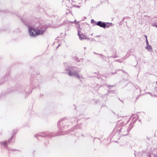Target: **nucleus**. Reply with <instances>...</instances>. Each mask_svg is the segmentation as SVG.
<instances>
[{
    "mask_svg": "<svg viewBox=\"0 0 157 157\" xmlns=\"http://www.w3.org/2000/svg\"><path fill=\"white\" fill-rule=\"evenodd\" d=\"M42 82V77L40 74L37 73L35 74H32L30 78L31 91L28 92L25 90V88L21 86H19L14 89L13 91L18 94L23 93L27 94H30L32 92V90L34 88L38 87L40 84Z\"/></svg>",
    "mask_w": 157,
    "mask_h": 157,
    "instance_id": "f257e3e1",
    "label": "nucleus"
},
{
    "mask_svg": "<svg viewBox=\"0 0 157 157\" xmlns=\"http://www.w3.org/2000/svg\"><path fill=\"white\" fill-rule=\"evenodd\" d=\"M67 119V118L64 117L61 119L58 122L57 126L59 128V130L57 133H50L45 132H42L38 135H35L34 136L37 138L38 136L43 137H48L51 138L53 136L65 134H66V132L64 131H63L65 130L66 127H67V126L69 125L66 121Z\"/></svg>",
    "mask_w": 157,
    "mask_h": 157,
    "instance_id": "f03ea898",
    "label": "nucleus"
},
{
    "mask_svg": "<svg viewBox=\"0 0 157 157\" xmlns=\"http://www.w3.org/2000/svg\"><path fill=\"white\" fill-rule=\"evenodd\" d=\"M77 69V68L76 67L69 65L65 67L64 73L67 74L70 76L77 77L81 81V79L82 78V76L78 74Z\"/></svg>",
    "mask_w": 157,
    "mask_h": 157,
    "instance_id": "7ed1b4c3",
    "label": "nucleus"
},
{
    "mask_svg": "<svg viewBox=\"0 0 157 157\" xmlns=\"http://www.w3.org/2000/svg\"><path fill=\"white\" fill-rule=\"evenodd\" d=\"M28 27L30 35L33 37H35L39 35L43 34L47 29L46 28L41 29H36L31 26H28Z\"/></svg>",
    "mask_w": 157,
    "mask_h": 157,
    "instance_id": "20e7f679",
    "label": "nucleus"
},
{
    "mask_svg": "<svg viewBox=\"0 0 157 157\" xmlns=\"http://www.w3.org/2000/svg\"><path fill=\"white\" fill-rule=\"evenodd\" d=\"M96 25L105 29L109 28L112 25V23L105 22L101 21H98L96 24Z\"/></svg>",
    "mask_w": 157,
    "mask_h": 157,
    "instance_id": "39448f33",
    "label": "nucleus"
},
{
    "mask_svg": "<svg viewBox=\"0 0 157 157\" xmlns=\"http://www.w3.org/2000/svg\"><path fill=\"white\" fill-rule=\"evenodd\" d=\"M8 140H5L4 141L0 142V145L2 148L5 149L8 151H10L11 150L10 148L8 146V144L9 143H11L13 142H10Z\"/></svg>",
    "mask_w": 157,
    "mask_h": 157,
    "instance_id": "423d86ee",
    "label": "nucleus"
},
{
    "mask_svg": "<svg viewBox=\"0 0 157 157\" xmlns=\"http://www.w3.org/2000/svg\"><path fill=\"white\" fill-rule=\"evenodd\" d=\"M86 125L85 124H82V125L80 126L79 127L78 126V125H76L75 126H74L72 129H71V131H73V132H75V130L76 128H79L81 129H84V128H86Z\"/></svg>",
    "mask_w": 157,
    "mask_h": 157,
    "instance_id": "0eeeda50",
    "label": "nucleus"
},
{
    "mask_svg": "<svg viewBox=\"0 0 157 157\" xmlns=\"http://www.w3.org/2000/svg\"><path fill=\"white\" fill-rule=\"evenodd\" d=\"M9 78V74L5 75L1 79L0 81V85L6 81L8 80Z\"/></svg>",
    "mask_w": 157,
    "mask_h": 157,
    "instance_id": "6e6552de",
    "label": "nucleus"
},
{
    "mask_svg": "<svg viewBox=\"0 0 157 157\" xmlns=\"http://www.w3.org/2000/svg\"><path fill=\"white\" fill-rule=\"evenodd\" d=\"M78 35L79 37V39L80 40H82L84 39H89L83 33L81 34L80 33V31L78 29Z\"/></svg>",
    "mask_w": 157,
    "mask_h": 157,
    "instance_id": "1a4fd4ad",
    "label": "nucleus"
},
{
    "mask_svg": "<svg viewBox=\"0 0 157 157\" xmlns=\"http://www.w3.org/2000/svg\"><path fill=\"white\" fill-rule=\"evenodd\" d=\"M133 124L131 122L130 124H129V127L128 128V129H127V131L124 134H122L123 135H127L128 132L130 131L132 129V128L133 127Z\"/></svg>",
    "mask_w": 157,
    "mask_h": 157,
    "instance_id": "9d476101",
    "label": "nucleus"
},
{
    "mask_svg": "<svg viewBox=\"0 0 157 157\" xmlns=\"http://www.w3.org/2000/svg\"><path fill=\"white\" fill-rule=\"evenodd\" d=\"M17 130H14L13 131V132L12 136L10 138V139H9V142H13L14 143V140H13V138L14 136H15V134H16L17 133Z\"/></svg>",
    "mask_w": 157,
    "mask_h": 157,
    "instance_id": "9b49d317",
    "label": "nucleus"
},
{
    "mask_svg": "<svg viewBox=\"0 0 157 157\" xmlns=\"http://www.w3.org/2000/svg\"><path fill=\"white\" fill-rule=\"evenodd\" d=\"M79 22L77 21L76 20H75L74 21H64L61 25V26L65 25V24H69V23H75V24H77V23H78Z\"/></svg>",
    "mask_w": 157,
    "mask_h": 157,
    "instance_id": "f8f14e48",
    "label": "nucleus"
},
{
    "mask_svg": "<svg viewBox=\"0 0 157 157\" xmlns=\"http://www.w3.org/2000/svg\"><path fill=\"white\" fill-rule=\"evenodd\" d=\"M151 25L157 28V18L154 20V21L151 24Z\"/></svg>",
    "mask_w": 157,
    "mask_h": 157,
    "instance_id": "ddd939ff",
    "label": "nucleus"
},
{
    "mask_svg": "<svg viewBox=\"0 0 157 157\" xmlns=\"http://www.w3.org/2000/svg\"><path fill=\"white\" fill-rule=\"evenodd\" d=\"M139 119V116H137V117H134L133 118L132 120L131 121V123H132V124H134L136 122V121H137V120Z\"/></svg>",
    "mask_w": 157,
    "mask_h": 157,
    "instance_id": "4468645a",
    "label": "nucleus"
},
{
    "mask_svg": "<svg viewBox=\"0 0 157 157\" xmlns=\"http://www.w3.org/2000/svg\"><path fill=\"white\" fill-rule=\"evenodd\" d=\"M145 48L149 52H152V48L150 45L146 46Z\"/></svg>",
    "mask_w": 157,
    "mask_h": 157,
    "instance_id": "2eb2a0df",
    "label": "nucleus"
},
{
    "mask_svg": "<svg viewBox=\"0 0 157 157\" xmlns=\"http://www.w3.org/2000/svg\"><path fill=\"white\" fill-rule=\"evenodd\" d=\"M77 118H78V117H72V118H71V123H73V122H75V120L76 121L77 120Z\"/></svg>",
    "mask_w": 157,
    "mask_h": 157,
    "instance_id": "dca6fc26",
    "label": "nucleus"
},
{
    "mask_svg": "<svg viewBox=\"0 0 157 157\" xmlns=\"http://www.w3.org/2000/svg\"><path fill=\"white\" fill-rule=\"evenodd\" d=\"M110 93H115V91L114 90H108V92L107 93L105 94V95H109V94Z\"/></svg>",
    "mask_w": 157,
    "mask_h": 157,
    "instance_id": "f3484780",
    "label": "nucleus"
},
{
    "mask_svg": "<svg viewBox=\"0 0 157 157\" xmlns=\"http://www.w3.org/2000/svg\"><path fill=\"white\" fill-rule=\"evenodd\" d=\"M125 117V116H120V115H119V114H118L117 115V118L119 119H120V120H121V118H123Z\"/></svg>",
    "mask_w": 157,
    "mask_h": 157,
    "instance_id": "a211bd4d",
    "label": "nucleus"
},
{
    "mask_svg": "<svg viewBox=\"0 0 157 157\" xmlns=\"http://www.w3.org/2000/svg\"><path fill=\"white\" fill-rule=\"evenodd\" d=\"M74 59L75 60L78 62H79L80 61V60H79L78 58L77 57H74Z\"/></svg>",
    "mask_w": 157,
    "mask_h": 157,
    "instance_id": "6ab92c4d",
    "label": "nucleus"
},
{
    "mask_svg": "<svg viewBox=\"0 0 157 157\" xmlns=\"http://www.w3.org/2000/svg\"><path fill=\"white\" fill-rule=\"evenodd\" d=\"M91 23L92 24H94V25H96V24L97 23L96 21L94 19H92L91 20Z\"/></svg>",
    "mask_w": 157,
    "mask_h": 157,
    "instance_id": "aec40b11",
    "label": "nucleus"
},
{
    "mask_svg": "<svg viewBox=\"0 0 157 157\" xmlns=\"http://www.w3.org/2000/svg\"><path fill=\"white\" fill-rule=\"evenodd\" d=\"M10 149H11V150L10 151H20L19 150H17V149H12L11 148H10Z\"/></svg>",
    "mask_w": 157,
    "mask_h": 157,
    "instance_id": "412c9836",
    "label": "nucleus"
},
{
    "mask_svg": "<svg viewBox=\"0 0 157 157\" xmlns=\"http://www.w3.org/2000/svg\"><path fill=\"white\" fill-rule=\"evenodd\" d=\"M117 56H110V57H109V58H117Z\"/></svg>",
    "mask_w": 157,
    "mask_h": 157,
    "instance_id": "4be33fe9",
    "label": "nucleus"
},
{
    "mask_svg": "<svg viewBox=\"0 0 157 157\" xmlns=\"http://www.w3.org/2000/svg\"><path fill=\"white\" fill-rule=\"evenodd\" d=\"M146 46L149 45V42H148V41L147 39V40H146Z\"/></svg>",
    "mask_w": 157,
    "mask_h": 157,
    "instance_id": "5701e85b",
    "label": "nucleus"
},
{
    "mask_svg": "<svg viewBox=\"0 0 157 157\" xmlns=\"http://www.w3.org/2000/svg\"><path fill=\"white\" fill-rule=\"evenodd\" d=\"M118 71H119V70H116L115 71V72H114V73H113V72H112L111 73L112 74V75H114V74L117 73V72Z\"/></svg>",
    "mask_w": 157,
    "mask_h": 157,
    "instance_id": "b1692460",
    "label": "nucleus"
},
{
    "mask_svg": "<svg viewBox=\"0 0 157 157\" xmlns=\"http://www.w3.org/2000/svg\"><path fill=\"white\" fill-rule=\"evenodd\" d=\"M114 86V85H108V87L110 89V87H113Z\"/></svg>",
    "mask_w": 157,
    "mask_h": 157,
    "instance_id": "393cba45",
    "label": "nucleus"
},
{
    "mask_svg": "<svg viewBox=\"0 0 157 157\" xmlns=\"http://www.w3.org/2000/svg\"><path fill=\"white\" fill-rule=\"evenodd\" d=\"M73 7H78V8H79L80 6H78V5H73L72 6Z\"/></svg>",
    "mask_w": 157,
    "mask_h": 157,
    "instance_id": "a878e982",
    "label": "nucleus"
},
{
    "mask_svg": "<svg viewBox=\"0 0 157 157\" xmlns=\"http://www.w3.org/2000/svg\"><path fill=\"white\" fill-rule=\"evenodd\" d=\"M140 95H141L140 94L138 95L137 96V97H136V100H137L138 99V98L140 97Z\"/></svg>",
    "mask_w": 157,
    "mask_h": 157,
    "instance_id": "bb28decb",
    "label": "nucleus"
},
{
    "mask_svg": "<svg viewBox=\"0 0 157 157\" xmlns=\"http://www.w3.org/2000/svg\"><path fill=\"white\" fill-rule=\"evenodd\" d=\"M122 128H121V129H120L119 130H120V131H119V133H122Z\"/></svg>",
    "mask_w": 157,
    "mask_h": 157,
    "instance_id": "cd10ccee",
    "label": "nucleus"
},
{
    "mask_svg": "<svg viewBox=\"0 0 157 157\" xmlns=\"http://www.w3.org/2000/svg\"><path fill=\"white\" fill-rule=\"evenodd\" d=\"M3 96H2V95H0V99H3Z\"/></svg>",
    "mask_w": 157,
    "mask_h": 157,
    "instance_id": "c85d7f7f",
    "label": "nucleus"
},
{
    "mask_svg": "<svg viewBox=\"0 0 157 157\" xmlns=\"http://www.w3.org/2000/svg\"><path fill=\"white\" fill-rule=\"evenodd\" d=\"M121 71H122L123 73H125L126 74H127V72L125 71L124 70H122Z\"/></svg>",
    "mask_w": 157,
    "mask_h": 157,
    "instance_id": "c756f323",
    "label": "nucleus"
},
{
    "mask_svg": "<svg viewBox=\"0 0 157 157\" xmlns=\"http://www.w3.org/2000/svg\"><path fill=\"white\" fill-rule=\"evenodd\" d=\"M125 18L127 19L128 20H129L130 18L129 17H125Z\"/></svg>",
    "mask_w": 157,
    "mask_h": 157,
    "instance_id": "7c9ffc66",
    "label": "nucleus"
},
{
    "mask_svg": "<svg viewBox=\"0 0 157 157\" xmlns=\"http://www.w3.org/2000/svg\"><path fill=\"white\" fill-rule=\"evenodd\" d=\"M98 72H95L93 74V75H94V74H98Z\"/></svg>",
    "mask_w": 157,
    "mask_h": 157,
    "instance_id": "2f4dec72",
    "label": "nucleus"
},
{
    "mask_svg": "<svg viewBox=\"0 0 157 157\" xmlns=\"http://www.w3.org/2000/svg\"><path fill=\"white\" fill-rule=\"evenodd\" d=\"M60 44H59L58 46L56 47V48L57 49L59 48V47L60 46Z\"/></svg>",
    "mask_w": 157,
    "mask_h": 157,
    "instance_id": "473e14b6",
    "label": "nucleus"
},
{
    "mask_svg": "<svg viewBox=\"0 0 157 157\" xmlns=\"http://www.w3.org/2000/svg\"><path fill=\"white\" fill-rule=\"evenodd\" d=\"M136 91H135L133 93V95H135L136 94Z\"/></svg>",
    "mask_w": 157,
    "mask_h": 157,
    "instance_id": "72a5a7b5",
    "label": "nucleus"
},
{
    "mask_svg": "<svg viewBox=\"0 0 157 157\" xmlns=\"http://www.w3.org/2000/svg\"><path fill=\"white\" fill-rule=\"evenodd\" d=\"M125 18V17H124L121 20V21H124V19Z\"/></svg>",
    "mask_w": 157,
    "mask_h": 157,
    "instance_id": "f704fd0d",
    "label": "nucleus"
},
{
    "mask_svg": "<svg viewBox=\"0 0 157 157\" xmlns=\"http://www.w3.org/2000/svg\"><path fill=\"white\" fill-rule=\"evenodd\" d=\"M78 28L79 29H81V28H80V26L79 25V24H78Z\"/></svg>",
    "mask_w": 157,
    "mask_h": 157,
    "instance_id": "c9c22d12",
    "label": "nucleus"
},
{
    "mask_svg": "<svg viewBox=\"0 0 157 157\" xmlns=\"http://www.w3.org/2000/svg\"><path fill=\"white\" fill-rule=\"evenodd\" d=\"M0 11H2V12H3V13H6V11H4V10H2V11L0 10Z\"/></svg>",
    "mask_w": 157,
    "mask_h": 157,
    "instance_id": "e433bc0d",
    "label": "nucleus"
},
{
    "mask_svg": "<svg viewBox=\"0 0 157 157\" xmlns=\"http://www.w3.org/2000/svg\"><path fill=\"white\" fill-rule=\"evenodd\" d=\"M144 36L146 38V40H147V36H146V35H144Z\"/></svg>",
    "mask_w": 157,
    "mask_h": 157,
    "instance_id": "4c0bfd02",
    "label": "nucleus"
},
{
    "mask_svg": "<svg viewBox=\"0 0 157 157\" xmlns=\"http://www.w3.org/2000/svg\"><path fill=\"white\" fill-rule=\"evenodd\" d=\"M98 55H99V56H103V54H98Z\"/></svg>",
    "mask_w": 157,
    "mask_h": 157,
    "instance_id": "58836bf2",
    "label": "nucleus"
},
{
    "mask_svg": "<svg viewBox=\"0 0 157 157\" xmlns=\"http://www.w3.org/2000/svg\"><path fill=\"white\" fill-rule=\"evenodd\" d=\"M147 139L149 140V139L150 138V137H148L147 136Z\"/></svg>",
    "mask_w": 157,
    "mask_h": 157,
    "instance_id": "ea45409f",
    "label": "nucleus"
},
{
    "mask_svg": "<svg viewBox=\"0 0 157 157\" xmlns=\"http://www.w3.org/2000/svg\"><path fill=\"white\" fill-rule=\"evenodd\" d=\"M96 138H97L98 139H100L99 138H95L94 139V140L93 141H94V139H96Z\"/></svg>",
    "mask_w": 157,
    "mask_h": 157,
    "instance_id": "a19ab883",
    "label": "nucleus"
},
{
    "mask_svg": "<svg viewBox=\"0 0 157 157\" xmlns=\"http://www.w3.org/2000/svg\"><path fill=\"white\" fill-rule=\"evenodd\" d=\"M94 53L95 54H97V55H98V53H96L95 52H94Z\"/></svg>",
    "mask_w": 157,
    "mask_h": 157,
    "instance_id": "79ce46f5",
    "label": "nucleus"
},
{
    "mask_svg": "<svg viewBox=\"0 0 157 157\" xmlns=\"http://www.w3.org/2000/svg\"><path fill=\"white\" fill-rule=\"evenodd\" d=\"M148 157H151V155L150 154H148Z\"/></svg>",
    "mask_w": 157,
    "mask_h": 157,
    "instance_id": "37998d69",
    "label": "nucleus"
},
{
    "mask_svg": "<svg viewBox=\"0 0 157 157\" xmlns=\"http://www.w3.org/2000/svg\"><path fill=\"white\" fill-rule=\"evenodd\" d=\"M137 87H136V90H137L138 89V88H139V87H138V86H137Z\"/></svg>",
    "mask_w": 157,
    "mask_h": 157,
    "instance_id": "c03bdc74",
    "label": "nucleus"
},
{
    "mask_svg": "<svg viewBox=\"0 0 157 157\" xmlns=\"http://www.w3.org/2000/svg\"><path fill=\"white\" fill-rule=\"evenodd\" d=\"M139 90L140 91V92H139V93H140V92H141V89H139Z\"/></svg>",
    "mask_w": 157,
    "mask_h": 157,
    "instance_id": "a18cd8bd",
    "label": "nucleus"
},
{
    "mask_svg": "<svg viewBox=\"0 0 157 157\" xmlns=\"http://www.w3.org/2000/svg\"><path fill=\"white\" fill-rule=\"evenodd\" d=\"M119 99L120 100V101H121L122 102H123V101L122 100H121L120 98H119Z\"/></svg>",
    "mask_w": 157,
    "mask_h": 157,
    "instance_id": "49530a36",
    "label": "nucleus"
},
{
    "mask_svg": "<svg viewBox=\"0 0 157 157\" xmlns=\"http://www.w3.org/2000/svg\"><path fill=\"white\" fill-rule=\"evenodd\" d=\"M134 116V114H132V116H131V117H130V118H131V117L132 116Z\"/></svg>",
    "mask_w": 157,
    "mask_h": 157,
    "instance_id": "de8ad7c7",
    "label": "nucleus"
},
{
    "mask_svg": "<svg viewBox=\"0 0 157 157\" xmlns=\"http://www.w3.org/2000/svg\"><path fill=\"white\" fill-rule=\"evenodd\" d=\"M42 96H43V94H40V96L41 97Z\"/></svg>",
    "mask_w": 157,
    "mask_h": 157,
    "instance_id": "09e8293b",
    "label": "nucleus"
},
{
    "mask_svg": "<svg viewBox=\"0 0 157 157\" xmlns=\"http://www.w3.org/2000/svg\"><path fill=\"white\" fill-rule=\"evenodd\" d=\"M82 136H84V135H83V134H82Z\"/></svg>",
    "mask_w": 157,
    "mask_h": 157,
    "instance_id": "8fccbe9b",
    "label": "nucleus"
},
{
    "mask_svg": "<svg viewBox=\"0 0 157 157\" xmlns=\"http://www.w3.org/2000/svg\"><path fill=\"white\" fill-rule=\"evenodd\" d=\"M98 36H100L98 35V36H96V37H98Z\"/></svg>",
    "mask_w": 157,
    "mask_h": 157,
    "instance_id": "3c124183",
    "label": "nucleus"
},
{
    "mask_svg": "<svg viewBox=\"0 0 157 157\" xmlns=\"http://www.w3.org/2000/svg\"><path fill=\"white\" fill-rule=\"evenodd\" d=\"M122 123H123V122L121 123V125H122Z\"/></svg>",
    "mask_w": 157,
    "mask_h": 157,
    "instance_id": "603ef678",
    "label": "nucleus"
},
{
    "mask_svg": "<svg viewBox=\"0 0 157 157\" xmlns=\"http://www.w3.org/2000/svg\"><path fill=\"white\" fill-rule=\"evenodd\" d=\"M84 48L85 49H86V48L85 47H84Z\"/></svg>",
    "mask_w": 157,
    "mask_h": 157,
    "instance_id": "864d4df0",
    "label": "nucleus"
},
{
    "mask_svg": "<svg viewBox=\"0 0 157 157\" xmlns=\"http://www.w3.org/2000/svg\"><path fill=\"white\" fill-rule=\"evenodd\" d=\"M139 121H140V120H139Z\"/></svg>",
    "mask_w": 157,
    "mask_h": 157,
    "instance_id": "5fc2aeb1",
    "label": "nucleus"
},
{
    "mask_svg": "<svg viewBox=\"0 0 157 157\" xmlns=\"http://www.w3.org/2000/svg\"><path fill=\"white\" fill-rule=\"evenodd\" d=\"M66 63H65V64H64L65 66H66Z\"/></svg>",
    "mask_w": 157,
    "mask_h": 157,
    "instance_id": "6e6d98bb",
    "label": "nucleus"
},
{
    "mask_svg": "<svg viewBox=\"0 0 157 157\" xmlns=\"http://www.w3.org/2000/svg\"><path fill=\"white\" fill-rule=\"evenodd\" d=\"M98 78V79H99L100 78V77Z\"/></svg>",
    "mask_w": 157,
    "mask_h": 157,
    "instance_id": "4d7b16f0",
    "label": "nucleus"
},
{
    "mask_svg": "<svg viewBox=\"0 0 157 157\" xmlns=\"http://www.w3.org/2000/svg\"><path fill=\"white\" fill-rule=\"evenodd\" d=\"M0 135H2V133H0Z\"/></svg>",
    "mask_w": 157,
    "mask_h": 157,
    "instance_id": "13d9d810",
    "label": "nucleus"
},
{
    "mask_svg": "<svg viewBox=\"0 0 157 157\" xmlns=\"http://www.w3.org/2000/svg\"><path fill=\"white\" fill-rule=\"evenodd\" d=\"M82 60H83V59H81V60H82Z\"/></svg>",
    "mask_w": 157,
    "mask_h": 157,
    "instance_id": "bf43d9fd",
    "label": "nucleus"
},
{
    "mask_svg": "<svg viewBox=\"0 0 157 157\" xmlns=\"http://www.w3.org/2000/svg\"><path fill=\"white\" fill-rule=\"evenodd\" d=\"M126 22V24H127V22H126H126Z\"/></svg>",
    "mask_w": 157,
    "mask_h": 157,
    "instance_id": "052dcab7",
    "label": "nucleus"
},
{
    "mask_svg": "<svg viewBox=\"0 0 157 157\" xmlns=\"http://www.w3.org/2000/svg\"><path fill=\"white\" fill-rule=\"evenodd\" d=\"M84 18H86V17H84Z\"/></svg>",
    "mask_w": 157,
    "mask_h": 157,
    "instance_id": "680f3d73",
    "label": "nucleus"
},
{
    "mask_svg": "<svg viewBox=\"0 0 157 157\" xmlns=\"http://www.w3.org/2000/svg\"><path fill=\"white\" fill-rule=\"evenodd\" d=\"M156 84H157V81L156 82Z\"/></svg>",
    "mask_w": 157,
    "mask_h": 157,
    "instance_id": "e2e57ef3",
    "label": "nucleus"
},
{
    "mask_svg": "<svg viewBox=\"0 0 157 157\" xmlns=\"http://www.w3.org/2000/svg\"><path fill=\"white\" fill-rule=\"evenodd\" d=\"M135 156H136V154L135 153L134 154Z\"/></svg>",
    "mask_w": 157,
    "mask_h": 157,
    "instance_id": "0e129e2a",
    "label": "nucleus"
},
{
    "mask_svg": "<svg viewBox=\"0 0 157 157\" xmlns=\"http://www.w3.org/2000/svg\"><path fill=\"white\" fill-rule=\"evenodd\" d=\"M121 22H120V24H121Z\"/></svg>",
    "mask_w": 157,
    "mask_h": 157,
    "instance_id": "69168bd1",
    "label": "nucleus"
},
{
    "mask_svg": "<svg viewBox=\"0 0 157 157\" xmlns=\"http://www.w3.org/2000/svg\"><path fill=\"white\" fill-rule=\"evenodd\" d=\"M128 121H127V123H128Z\"/></svg>",
    "mask_w": 157,
    "mask_h": 157,
    "instance_id": "338daca9",
    "label": "nucleus"
}]
</instances>
